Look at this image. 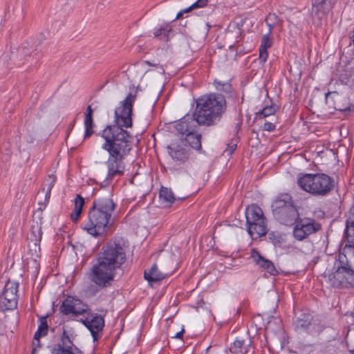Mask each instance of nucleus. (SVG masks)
<instances>
[{"mask_svg": "<svg viewBox=\"0 0 354 354\" xmlns=\"http://www.w3.org/2000/svg\"><path fill=\"white\" fill-rule=\"evenodd\" d=\"M136 97V95L129 93L115 110L114 124L107 125L100 133L104 140L102 148L109 153L105 162L107 174L102 183L103 187L109 186L114 178L124 174V160L133 149V136L124 128L132 127Z\"/></svg>", "mask_w": 354, "mask_h": 354, "instance_id": "obj_1", "label": "nucleus"}, {"mask_svg": "<svg viewBox=\"0 0 354 354\" xmlns=\"http://www.w3.org/2000/svg\"><path fill=\"white\" fill-rule=\"evenodd\" d=\"M225 97L219 93H211L199 97L194 113L186 114L175 125L178 133L185 136V143L190 147L201 149V135L197 133L198 126H213L219 122L226 111Z\"/></svg>", "mask_w": 354, "mask_h": 354, "instance_id": "obj_2", "label": "nucleus"}, {"mask_svg": "<svg viewBox=\"0 0 354 354\" xmlns=\"http://www.w3.org/2000/svg\"><path fill=\"white\" fill-rule=\"evenodd\" d=\"M126 260L125 248L120 241L107 243L97 254V262L88 274L89 280L100 288L111 286L117 270Z\"/></svg>", "mask_w": 354, "mask_h": 354, "instance_id": "obj_3", "label": "nucleus"}, {"mask_svg": "<svg viewBox=\"0 0 354 354\" xmlns=\"http://www.w3.org/2000/svg\"><path fill=\"white\" fill-rule=\"evenodd\" d=\"M116 207L110 192L94 199L88 213V221L82 224V228L94 237L105 235L111 230L112 215Z\"/></svg>", "mask_w": 354, "mask_h": 354, "instance_id": "obj_4", "label": "nucleus"}, {"mask_svg": "<svg viewBox=\"0 0 354 354\" xmlns=\"http://www.w3.org/2000/svg\"><path fill=\"white\" fill-rule=\"evenodd\" d=\"M297 183L302 190L315 196H327L335 187L334 179L324 173L300 174Z\"/></svg>", "mask_w": 354, "mask_h": 354, "instance_id": "obj_5", "label": "nucleus"}, {"mask_svg": "<svg viewBox=\"0 0 354 354\" xmlns=\"http://www.w3.org/2000/svg\"><path fill=\"white\" fill-rule=\"evenodd\" d=\"M339 266L330 276V280L335 287L349 288L354 286V267L342 252L338 255Z\"/></svg>", "mask_w": 354, "mask_h": 354, "instance_id": "obj_6", "label": "nucleus"}, {"mask_svg": "<svg viewBox=\"0 0 354 354\" xmlns=\"http://www.w3.org/2000/svg\"><path fill=\"white\" fill-rule=\"evenodd\" d=\"M245 214L248 232L252 237L258 238L267 234L266 218L260 207L252 204L246 208Z\"/></svg>", "mask_w": 354, "mask_h": 354, "instance_id": "obj_7", "label": "nucleus"}, {"mask_svg": "<svg viewBox=\"0 0 354 354\" xmlns=\"http://www.w3.org/2000/svg\"><path fill=\"white\" fill-rule=\"evenodd\" d=\"M293 225V236L297 241L304 240L310 234L319 231L322 228L320 223L315 219L308 217L300 218L299 216Z\"/></svg>", "mask_w": 354, "mask_h": 354, "instance_id": "obj_8", "label": "nucleus"}, {"mask_svg": "<svg viewBox=\"0 0 354 354\" xmlns=\"http://www.w3.org/2000/svg\"><path fill=\"white\" fill-rule=\"evenodd\" d=\"M19 284L15 281H8L0 295V311L14 310L17 307Z\"/></svg>", "mask_w": 354, "mask_h": 354, "instance_id": "obj_9", "label": "nucleus"}, {"mask_svg": "<svg viewBox=\"0 0 354 354\" xmlns=\"http://www.w3.org/2000/svg\"><path fill=\"white\" fill-rule=\"evenodd\" d=\"M335 3V0H311L310 15L313 25L321 26Z\"/></svg>", "mask_w": 354, "mask_h": 354, "instance_id": "obj_10", "label": "nucleus"}, {"mask_svg": "<svg viewBox=\"0 0 354 354\" xmlns=\"http://www.w3.org/2000/svg\"><path fill=\"white\" fill-rule=\"evenodd\" d=\"M167 150L171 159L179 165L187 161L190 156V149L183 139L172 141Z\"/></svg>", "mask_w": 354, "mask_h": 354, "instance_id": "obj_11", "label": "nucleus"}, {"mask_svg": "<svg viewBox=\"0 0 354 354\" xmlns=\"http://www.w3.org/2000/svg\"><path fill=\"white\" fill-rule=\"evenodd\" d=\"M59 310L65 315H80L90 313L88 306L80 299L73 297H67L59 307Z\"/></svg>", "mask_w": 354, "mask_h": 354, "instance_id": "obj_12", "label": "nucleus"}, {"mask_svg": "<svg viewBox=\"0 0 354 354\" xmlns=\"http://www.w3.org/2000/svg\"><path fill=\"white\" fill-rule=\"evenodd\" d=\"M50 354H82L64 328L59 342L53 345Z\"/></svg>", "mask_w": 354, "mask_h": 354, "instance_id": "obj_13", "label": "nucleus"}, {"mask_svg": "<svg viewBox=\"0 0 354 354\" xmlns=\"http://www.w3.org/2000/svg\"><path fill=\"white\" fill-rule=\"evenodd\" d=\"M81 322L91 332L94 342L101 337L104 327V319L102 315L90 313Z\"/></svg>", "mask_w": 354, "mask_h": 354, "instance_id": "obj_14", "label": "nucleus"}, {"mask_svg": "<svg viewBox=\"0 0 354 354\" xmlns=\"http://www.w3.org/2000/svg\"><path fill=\"white\" fill-rule=\"evenodd\" d=\"M272 214L279 223L287 226L293 225L299 216L295 205L290 208L288 207L286 209L279 210V212H277Z\"/></svg>", "mask_w": 354, "mask_h": 354, "instance_id": "obj_15", "label": "nucleus"}, {"mask_svg": "<svg viewBox=\"0 0 354 354\" xmlns=\"http://www.w3.org/2000/svg\"><path fill=\"white\" fill-rule=\"evenodd\" d=\"M42 238L41 227L37 223L31 227L28 242L29 252L32 256L39 257L40 252V242Z\"/></svg>", "mask_w": 354, "mask_h": 354, "instance_id": "obj_16", "label": "nucleus"}, {"mask_svg": "<svg viewBox=\"0 0 354 354\" xmlns=\"http://www.w3.org/2000/svg\"><path fill=\"white\" fill-rule=\"evenodd\" d=\"M251 257L259 268L266 271L270 275L276 276L278 274L279 272L274 263L270 260L261 256L257 249L253 248L252 250Z\"/></svg>", "mask_w": 354, "mask_h": 354, "instance_id": "obj_17", "label": "nucleus"}, {"mask_svg": "<svg viewBox=\"0 0 354 354\" xmlns=\"http://www.w3.org/2000/svg\"><path fill=\"white\" fill-rule=\"evenodd\" d=\"M293 206H295V203L292 196L288 193H280L273 201L271 208L272 214H274V212H279V210L286 209L288 207Z\"/></svg>", "mask_w": 354, "mask_h": 354, "instance_id": "obj_18", "label": "nucleus"}, {"mask_svg": "<svg viewBox=\"0 0 354 354\" xmlns=\"http://www.w3.org/2000/svg\"><path fill=\"white\" fill-rule=\"evenodd\" d=\"M313 319V315L309 313L300 312L294 320V326L297 330H306L310 326Z\"/></svg>", "mask_w": 354, "mask_h": 354, "instance_id": "obj_19", "label": "nucleus"}, {"mask_svg": "<svg viewBox=\"0 0 354 354\" xmlns=\"http://www.w3.org/2000/svg\"><path fill=\"white\" fill-rule=\"evenodd\" d=\"M330 95H331V97L334 102L333 107L335 110L343 112L350 110L348 103L347 102V100L345 97L340 95L336 91L328 92L326 94V102H328Z\"/></svg>", "mask_w": 354, "mask_h": 354, "instance_id": "obj_20", "label": "nucleus"}, {"mask_svg": "<svg viewBox=\"0 0 354 354\" xmlns=\"http://www.w3.org/2000/svg\"><path fill=\"white\" fill-rule=\"evenodd\" d=\"M154 37L168 41L174 35L172 26L169 24H165L158 28H155L153 31Z\"/></svg>", "mask_w": 354, "mask_h": 354, "instance_id": "obj_21", "label": "nucleus"}, {"mask_svg": "<svg viewBox=\"0 0 354 354\" xmlns=\"http://www.w3.org/2000/svg\"><path fill=\"white\" fill-rule=\"evenodd\" d=\"M167 274L162 273L158 268L156 264L152 266V267L148 271H145L144 277L146 280L149 282H156L164 279Z\"/></svg>", "mask_w": 354, "mask_h": 354, "instance_id": "obj_22", "label": "nucleus"}, {"mask_svg": "<svg viewBox=\"0 0 354 354\" xmlns=\"http://www.w3.org/2000/svg\"><path fill=\"white\" fill-rule=\"evenodd\" d=\"M84 203V198L80 194H77L75 198L74 209L71 214V218L73 222H77L79 219Z\"/></svg>", "mask_w": 354, "mask_h": 354, "instance_id": "obj_23", "label": "nucleus"}, {"mask_svg": "<svg viewBox=\"0 0 354 354\" xmlns=\"http://www.w3.org/2000/svg\"><path fill=\"white\" fill-rule=\"evenodd\" d=\"M47 318L48 315L39 317L38 328L34 335V339L41 338L48 335V324Z\"/></svg>", "mask_w": 354, "mask_h": 354, "instance_id": "obj_24", "label": "nucleus"}, {"mask_svg": "<svg viewBox=\"0 0 354 354\" xmlns=\"http://www.w3.org/2000/svg\"><path fill=\"white\" fill-rule=\"evenodd\" d=\"M84 124L85 128L84 138H88L94 133L93 129L95 124L93 115H84Z\"/></svg>", "mask_w": 354, "mask_h": 354, "instance_id": "obj_25", "label": "nucleus"}, {"mask_svg": "<svg viewBox=\"0 0 354 354\" xmlns=\"http://www.w3.org/2000/svg\"><path fill=\"white\" fill-rule=\"evenodd\" d=\"M244 344L245 341L243 339L237 338L230 347L231 352L236 354H246L248 351L244 346Z\"/></svg>", "mask_w": 354, "mask_h": 354, "instance_id": "obj_26", "label": "nucleus"}, {"mask_svg": "<svg viewBox=\"0 0 354 354\" xmlns=\"http://www.w3.org/2000/svg\"><path fill=\"white\" fill-rule=\"evenodd\" d=\"M268 238L275 247H281L284 242V239L279 232L272 231L269 232Z\"/></svg>", "mask_w": 354, "mask_h": 354, "instance_id": "obj_27", "label": "nucleus"}, {"mask_svg": "<svg viewBox=\"0 0 354 354\" xmlns=\"http://www.w3.org/2000/svg\"><path fill=\"white\" fill-rule=\"evenodd\" d=\"M159 196L160 199L168 203H172L176 200L171 190L167 187H161L159 192Z\"/></svg>", "mask_w": 354, "mask_h": 354, "instance_id": "obj_28", "label": "nucleus"}, {"mask_svg": "<svg viewBox=\"0 0 354 354\" xmlns=\"http://www.w3.org/2000/svg\"><path fill=\"white\" fill-rule=\"evenodd\" d=\"M265 21L268 27L269 33H272V30L279 24L280 20L276 14L269 13L267 15Z\"/></svg>", "mask_w": 354, "mask_h": 354, "instance_id": "obj_29", "label": "nucleus"}, {"mask_svg": "<svg viewBox=\"0 0 354 354\" xmlns=\"http://www.w3.org/2000/svg\"><path fill=\"white\" fill-rule=\"evenodd\" d=\"M214 85L217 91L225 94H230L233 91V86L230 82H223L218 80H214Z\"/></svg>", "mask_w": 354, "mask_h": 354, "instance_id": "obj_30", "label": "nucleus"}, {"mask_svg": "<svg viewBox=\"0 0 354 354\" xmlns=\"http://www.w3.org/2000/svg\"><path fill=\"white\" fill-rule=\"evenodd\" d=\"M276 110L275 106L272 104L266 106L263 109L256 113V118L264 119L268 116L274 115Z\"/></svg>", "mask_w": 354, "mask_h": 354, "instance_id": "obj_31", "label": "nucleus"}, {"mask_svg": "<svg viewBox=\"0 0 354 354\" xmlns=\"http://www.w3.org/2000/svg\"><path fill=\"white\" fill-rule=\"evenodd\" d=\"M345 257L349 260V263L354 267V248L350 246H344L342 250Z\"/></svg>", "mask_w": 354, "mask_h": 354, "instance_id": "obj_32", "label": "nucleus"}, {"mask_svg": "<svg viewBox=\"0 0 354 354\" xmlns=\"http://www.w3.org/2000/svg\"><path fill=\"white\" fill-rule=\"evenodd\" d=\"M270 34L268 32L262 37L259 48L268 50L272 46V41L270 37Z\"/></svg>", "mask_w": 354, "mask_h": 354, "instance_id": "obj_33", "label": "nucleus"}, {"mask_svg": "<svg viewBox=\"0 0 354 354\" xmlns=\"http://www.w3.org/2000/svg\"><path fill=\"white\" fill-rule=\"evenodd\" d=\"M57 180V178L55 175L51 174L48 175V178L46 179V182L44 183V187L43 189L44 190L46 189V190H52L53 187L55 185V183Z\"/></svg>", "mask_w": 354, "mask_h": 354, "instance_id": "obj_34", "label": "nucleus"}, {"mask_svg": "<svg viewBox=\"0 0 354 354\" xmlns=\"http://www.w3.org/2000/svg\"><path fill=\"white\" fill-rule=\"evenodd\" d=\"M42 345L40 342V338L38 339H33L32 342V349L31 354H36V352L38 349H40L41 348Z\"/></svg>", "mask_w": 354, "mask_h": 354, "instance_id": "obj_35", "label": "nucleus"}, {"mask_svg": "<svg viewBox=\"0 0 354 354\" xmlns=\"http://www.w3.org/2000/svg\"><path fill=\"white\" fill-rule=\"evenodd\" d=\"M268 56V50L259 48V61L261 63H265Z\"/></svg>", "mask_w": 354, "mask_h": 354, "instance_id": "obj_36", "label": "nucleus"}, {"mask_svg": "<svg viewBox=\"0 0 354 354\" xmlns=\"http://www.w3.org/2000/svg\"><path fill=\"white\" fill-rule=\"evenodd\" d=\"M208 0H197L192 4V8L194 9L198 8H203L207 5Z\"/></svg>", "mask_w": 354, "mask_h": 354, "instance_id": "obj_37", "label": "nucleus"}, {"mask_svg": "<svg viewBox=\"0 0 354 354\" xmlns=\"http://www.w3.org/2000/svg\"><path fill=\"white\" fill-rule=\"evenodd\" d=\"M275 128H276L275 124L270 122L266 121V122H265V123L263 124V130L264 131L271 132V131H273L274 130H275Z\"/></svg>", "mask_w": 354, "mask_h": 354, "instance_id": "obj_38", "label": "nucleus"}, {"mask_svg": "<svg viewBox=\"0 0 354 354\" xmlns=\"http://www.w3.org/2000/svg\"><path fill=\"white\" fill-rule=\"evenodd\" d=\"M236 122L235 123V126H234V131L235 133H237L240 128H241V124H242V115L241 114H240L239 115V117L237 118L236 119Z\"/></svg>", "mask_w": 354, "mask_h": 354, "instance_id": "obj_39", "label": "nucleus"}, {"mask_svg": "<svg viewBox=\"0 0 354 354\" xmlns=\"http://www.w3.org/2000/svg\"><path fill=\"white\" fill-rule=\"evenodd\" d=\"M236 148V144L230 143L227 145V147L225 149L226 151L228 152L229 154H232Z\"/></svg>", "mask_w": 354, "mask_h": 354, "instance_id": "obj_40", "label": "nucleus"}, {"mask_svg": "<svg viewBox=\"0 0 354 354\" xmlns=\"http://www.w3.org/2000/svg\"><path fill=\"white\" fill-rule=\"evenodd\" d=\"M93 109L91 108V105H88L86 108V112L85 113V115H93Z\"/></svg>", "mask_w": 354, "mask_h": 354, "instance_id": "obj_41", "label": "nucleus"}, {"mask_svg": "<svg viewBox=\"0 0 354 354\" xmlns=\"http://www.w3.org/2000/svg\"><path fill=\"white\" fill-rule=\"evenodd\" d=\"M184 332H185V330H184V328H183L180 332L177 333L174 336V338H178V339H182L183 335V334H184Z\"/></svg>", "mask_w": 354, "mask_h": 354, "instance_id": "obj_42", "label": "nucleus"}, {"mask_svg": "<svg viewBox=\"0 0 354 354\" xmlns=\"http://www.w3.org/2000/svg\"><path fill=\"white\" fill-rule=\"evenodd\" d=\"M194 10V8H192V6H190L189 7H188L187 8L183 9V10H182L181 11H182V12H183V14H185V13H187V12H190V11H192V10Z\"/></svg>", "mask_w": 354, "mask_h": 354, "instance_id": "obj_43", "label": "nucleus"}, {"mask_svg": "<svg viewBox=\"0 0 354 354\" xmlns=\"http://www.w3.org/2000/svg\"><path fill=\"white\" fill-rule=\"evenodd\" d=\"M214 6H209L207 8H208V10H205V12L206 15H209L210 14L213 10H214Z\"/></svg>", "mask_w": 354, "mask_h": 354, "instance_id": "obj_44", "label": "nucleus"}, {"mask_svg": "<svg viewBox=\"0 0 354 354\" xmlns=\"http://www.w3.org/2000/svg\"><path fill=\"white\" fill-rule=\"evenodd\" d=\"M50 192H51L50 190H46V194H45V198H46V200H49V198L50 197Z\"/></svg>", "mask_w": 354, "mask_h": 354, "instance_id": "obj_45", "label": "nucleus"}, {"mask_svg": "<svg viewBox=\"0 0 354 354\" xmlns=\"http://www.w3.org/2000/svg\"><path fill=\"white\" fill-rule=\"evenodd\" d=\"M183 15V13L182 12V11L180 10L176 15V19H178L180 18H181Z\"/></svg>", "mask_w": 354, "mask_h": 354, "instance_id": "obj_46", "label": "nucleus"}, {"mask_svg": "<svg viewBox=\"0 0 354 354\" xmlns=\"http://www.w3.org/2000/svg\"><path fill=\"white\" fill-rule=\"evenodd\" d=\"M145 63H146L147 65H149V66H156V64H153V63H151V62H149V61H146V62H145Z\"/></svg>", "mask_w": 354, "mask_h": 354, "instance_id": "obj_47", "label": "nucleus"}, {"mask_svg": "<svg viewBox=\"0 0 354 354\" xmlns=\"http://www.w3.org/2000/svg\"><path fill=\"white\" fill-rule=\"evenodd\" d=\"M206 26H207V31H209V29H210V28L212 27V26H211L209 23H207V24H206Z\"/></svg>", "mask_w": 354, "mask_h": 354, "instance_id": "obj_48", "label": "nucleus"}, {"mask_svg": "<svg viewBox=\"0 0 354 354\" xmlns=\"http://www.w3.org/2000/svg\"><path fill=\"white\" fill-rule=\"evenodd\" d=\"M350 354H354V349H351L348 351Z\"/></svg>", "mask_w": 354, "mask_h": 354, "instance_id": "obj_49", "label": "nucleus"}]
</instances>
